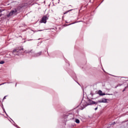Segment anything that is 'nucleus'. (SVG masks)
Segmentation results:
<instances>
[{
	"label": "nucleus",
	"instance_id": "9d476101",
	"mask_svg": "<svg viewBox=\"0 0 128 128\" xmlns=\"http://www.w3.org/2000/svg\"><path fill=\"white\" fill-rule=\"evenodd\" d=\"M122 84H118L116 86H115V88H116L118 86H120Z\"/></svg>",
	"mask_w": 128,
	"mask_h": 128
},
{
	"label": "nucleus",
	"instance_id": "1a4fd4ad",
	"mask_svg": "<svg viewBox=\"0 0 128 128\" xmlns=\"http://www.w3.org/2000/svg\"><path fill=\"white\" fill-rule=\"evenodd\" d=\"M4 64V61L2 60L0 62V64Z\"/></svg>",
	"mask_w": 128,
	"mask_h": 128
},
{
	"label": "nucleus",
	"instance_id": "423d86ee",
	"mask_svg": "<svg viewBox=\"0 0 128 128\" xmlns=\"http://www.w3.org/2000/svg\"><path fill=\"white\" fill-rule=\"evenodd\" d=\"M98 104V102H95L92 100H89L88 104Z\"/></svg>",
	"mask_w": 128,
	"mask_h": 128
},
{
	"label": "nucleus",
	"instance_id": "dca6fc26",
	"mask_svg": "<svg viewBox=\"0 0 128 128\" xmlns=\"http://www.w3.org/2000/svg\"><path fill=\"white\" fill-rule=\"evenodd\" d=\"M86 108V106H83V108H82V110H83V108Z\"/></svg>",
	"mask_w": 128,
	"mask_h": 128
},
{
	"label": "nucleus",
	"instance_id": "20e7f679",
	"mask_svg": "<svg viewBox=\"0 0 128 128\" xmlns=\"http://www.w3.org/2000/svg\"><path fill=\"white\" fill-rule=\"evenodd\" d=\"M47 20H48V16H44L41 20V22H44V24H46V22Z\"/></svg>",
	"mask_w": 128,
	"mask_h": 128
},
{
	"label": "nucleus",
	"instance_id": "4468645a",
	"mask_svg": "<svg viewBox=\"0 0 128 128\" xmlns=\"http://www.w3.org/2000/svg\"><path fill=\"white\" fill-rule=\"evenodd\" d=\"M126 87H125V88L123 90V92H124V90H126Z\"/></svg>",
	"mask_w": 128,
	"mask_h": 128
},
{
	"label": "nucleus",
	"instance_id": "7ed1b4c3",
	"mask_svg": "<svg viewBox=\"0 0 128 128\" xmlns=\"http://www.w3.org/2000/svg\"><path fill=\"white\" fill-rule=\"evenodd\" d=\"M17 12L18 10H16V9H14L9 13L7 15V16L8 18H10V16H16Z\"/></svg>",
	"mask_w": 128,
	"mask_h": 128
},
{
	"label": "nucleus",
	"instance_id": "aec40b11",
	"mask_svg": "<svg viewBox=\"0 0 128 128\" xmlns=\"http://www.w3.org/2000/svg\"><path fill=\"white\" fill-rule=\"evenodd\" d=\"M5 114H6V112H5Z\"/></svg>",
	"mask_w": 128,
	"mask_h": 128
},
{
	"label": "nucleus",
	"instance_id": "2eb2a0df",
	"mask_svg": "<svg viewBox=\"0 0 128 128\" xmlns=\"http://www.w3.org/2000/svg\"><path fill=\"white\" fill-rule=\"evenodd\" d=\"M98 110V107H96V108H95V110Z\"/></svg>",
	"mask_w": 128,
	"mask_h": 128
},
{
	"label": "nucleus",
	"instance_id": "f3484780",
	"mask_svg": "<svg viewBox=\"0 0 128 128\" xmlns=\"http://www.w3.org/2000/svg\"><path fill=\"white\" fill-rule=\"evenodd\" d=\"M3 100H6V96L4 98Z\"/></svg>",
	"mask_w": 128,
	"mask_h": 128
},
{
	"label": "nucleus",
	"instance_id": "6ab92c4d",
	"mask_svg": "<svg viewBox=\"0 0 128 128\" xmlns=\"http://www.w3.org/2000/svg\"><path fill=\"white\" fill-rule=\"evenodd\" d=\"M6 84V83H4L3 84Z\"/></svg>",
	"mask_w": 128,
	"mask_h": 128
},
{
	"label": "nucleus",
	"instance_id": "39448f33",
	"mask_svg": "<svg viewBox=\"0 0 128 128\" xmlns=\"http://www.w3.org/2000/svg\"><path fill=\"white\" fill-rule=\"evenodd\" d=\"M108 99L104 98H102L101 100H98V102H104V103H106V102H108Z\"/></svg>",
	"mask_w": 128,
	"mask_h": 128
},
{
	"label": "nucleus",
	"instance_id": "f8f14e48",
	"mask_svg": "<svg viewBox=\"0 0 128 128\" xmlns=\"http://www.w3.org/2000/svg\"><path fill=\"white\" fill-rule=\"evenodd\" d=\"M2 14V10H0V16H2V14Z\"/></svg>",
	"mask_w": 128,
	"mask_h": 128
},
{
	"label": "nucleus",
	"instance_id": "9b49d317",
	"mask_svg": "<svg viewBox=\"0 0 128 128\" xmlns=\"http://www.w3.org/2000/svg\"><path fill=\"white\" fill-rule=\"evenodd\" d=\"M72 10H69L66 12L64 13V14H68V12H70V11H72Z\"/></svg>",
	"mask_w": 128,
	"mask_h": 128
},
{
	"label": "nucleus",
	"instance_id": "f257e3e1",
	"mask_svg": "<svg viewBox=\"0 0 128 128\" xmlns=\"http://www.w3.org/2000/svg\"><path fill=\"white\" fill-rule=\"evenodd\" d=\"M24 52L26 54H30L31 56H40V54H42V52H39L38 53H34V51H32V50H26Z\"/></svg>",
	"mask_w": 128,
	"mask_h": 128
},
{
	"label": "nucleus",
	"instance_id": "0eeeda50",
	"mask_svg": "<svg viewBox=\"0 0 128 128\" xmlns=\"http://www.w3.org/2000/svg\"><path fill=\"white\" fill-rule=\"evenodd\" d=\"M98 94L99 96H106V94L103 93L100 90L98 92Z\"/></svg>",
	"mask_w": 128,
	"mask_h": 128
},
{
	"label": "nucleus",
	"instance_id": "f03ea898",
	"mask_svg": "<svg viewBox=\"0 0 128 128\" xmlns=\"http://www.w3.org/2000/svg\"><path fill=\"white\" fill-rule=\"evenodd\" d=\"M22 52H24V48H22L20 50L14 49L12 51V54H14V56H20V54Z\"/></svg>",
	"mask_w": 128,
	"mask_h": 128
},
{
	"label": "nucleus",
	"instance_id": "ddd939ff",
	"mask_svg": "<svg viewBox=\"0 0 128 128\" xmlns=\"http://www.w3.org/2000/svg\"><path fill=\"white\" fill-rule=\"evenodd\" d=\"M3 110H4V112H6V110H4V108H3Z\"/></svg>",
	"mask_w": 128,
	"mask_h": 128
},
{
	"label": "nucleus",
	"instance_id": "6e6552de",
	"mask_svg": "<svg viewBox=\"0 0 128 128\" xmlns=\"http://www.w3.org/2000/svg\"><path fill=\"white\" fill-rule=\"evenodd\" d=\"M75 122L76 124H80V120L78 119H76Z\"/></svg>",
	"mask_w": 128,
	"mask_h": 128
},
{
	"label": "nucleus",
	"instance_id": "a211bd4d",
	"mask_svg": "<svg viewBox=\"0 0 128 128\" xmlns=\"http://www.w3.org/2000/svg\"><path fill=\"white\" fill-rule=\"evenodd\" d=\"M42 30H38V32H42Z\"/></svg>",
	"mask_w": 128,
	"mask_h": 128
}]
</instances>
